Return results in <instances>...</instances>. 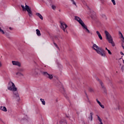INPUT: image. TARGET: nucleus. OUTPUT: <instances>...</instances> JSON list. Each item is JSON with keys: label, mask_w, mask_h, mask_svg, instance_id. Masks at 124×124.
I'll return each mask as SVG.
<instances>
[{"label": "nucleus", "mask_w": 124, "mask_h": 124, "mask_svg": "<svg viewBox=\"0 0 124 124\" xmlns=\"http://www.w3.org/2000/svg\"><path fill=\"white\" fill-rule=\"evenodd\" d=\"M120 65L121 66V65H122V64H120Z\"/></svg>", "instance_id": "obj_43"}, {"label": "nucleus", "mask_w": 124, "mask_h": 124, "mask_svg": "<svg viewBox=\"0 0 124 124\" xmlns=\"http://www.w3.org/2000/svg\"><path fill=\"white\" fill-rule=\"evenodd\" d=\"M111 1L113 4V5H116V1H115V0H111Z\"/></svg>", "instance_id": "obj_28"}, {"label": "nucleus", "mask_w": 124, "mask_h": 124, "mask_svg": "<svg viewBox=\"0 0 124 124\" xmlns=\"http://www.w3.org/2000/svg\"><path fill=\"white\" fill-rule=\"evenodd\" d=\"M12 62L13 65H16L19 67H21V63L18 61H12Z\"/></svg>", "instance_id": "obj_10"}, {"label": "nucleus", "mask_w": 124, "mask_h": 124, "mask_svg": "<svg viewBox=\"0 0 124 124\" xmlns=\"http://www.w3.org/2000/svg\"><path fill=\"white\" fill-rule=\"evenodd\" d=\"M100 107H101V108H102L103 109H104V108H105V107H104V105H102V104H100Z\"/></svg>", "instance_id": "obj_31"}, {"label": "nucleus", "mask_w": 124, "mask_h": 124, "mask_svg": "<svg viewBox=\"0 0 124 124\" xmlns=\"http://www.w3.org/2000/svg\"><path fill=\"white\" fill-rule=\"evenodd\" d=\"M19 71H20V72H23V71H24V69L20 68L19 69Z\"/></svg>", "instance_id": "obj_33"}, {"label": "nucleus", "mask_w": 124, "mask_h": 124, "mask_svg": "<svg viewBox=\"0 0 124 124\" xmlns=\"http://www.w3.org/2000/svg\"><path fill=\"white\" fill-rule=\"evenodd\" d=\"M122 47H123V49L124 50V45H122Z\"/></svg>", "instance_id": "obj_39"}, {"label": "nucleus", "mask_w": 124, "mask_h": 124, "mask_svg": "<svg viewBox=\"0 0 124 124\" xmlns=\"http://www.w3.org/2000/svg\"><path fill=\"white\" fill-rule=\"evenodd\" d=\"M92 48H93V50L96 51V53H98V55L104 57L106 56L105 50L101 47L98 46L97 45H96V44H93Z\"/></svg>", "instance_id": "obj_1"}, {"label": "nucleus", "mask_w": 124, "mask_h": 124, "mask_svg": "<svg viewBox=\"0 0 124 124\" xmlns=\"http://www.w3.org/2000/svg\"><path fill=\"white\" fill-rule=\"evenodd\" d=\"M16 75H19V76H24V75L20 72L16 73Z\"/></svg>", "instance_id": "obj_22"}, {"label": "nucleus", "mask_w": 124, "mask_h": 124, "mask_svg": "<svg viewBox=\"0 0 124 124\" xmlns=\"http://www.w3.org/2000/svg\"><path fill=\"white\" fill-rule=\"evenodd\" d=\"M41 73L42 75H43V76H45V77H46V78H48L50 80H52V79H53V76L52 75L49 74L47 73V72L41 71Z\"/></svg>", "instance_id": "obj_5"}, {"label": "nucleus", "mask_w": 124, "mask_h": 124, "mask_svg": "<svg viewBox=\"0 0 124 124\" xmlns=\"http://www.w3.org/2000/svg\"><path fill=\"white\" fill-rule=\"evenodd\" d=\"M124 65H123L122 66V67H121V70H122V71H124Z\"/></svg>", "instance_id": "obj_35"}, {"label": "nucleus", "mask_w": 124, "mask_h": 124, "mask_svg": "<svg viewBox=\"0 0 124 124\" xmlns=\"http://www.w3.org/2000/svg\"><path fill=\"white\" fill-rule=\"evenodd\" d=\"M75 19L76 20V21H78V23H79V24L81 25V26H84V22H83V20H82V19H81V18L76 16H75Z\"/></svg>", "instance_id": "obj_8"}, {"label": "nucleus", "mask_w": 124, "mask_h": 124, "mask_svg": "<svg viewBox=\"0 0 124 124\" xmlns=\"http://www.w3.org/2000/svg\"><path fill=\"white\" fill-rule=\"evenodd\" d=\"M96 33L100 40H102V36H101V34H100V33H99V31H96Z\"/></svg>", "instance_id": "obj_15"}, {"label": "nucleus", "mask_w": 124, "mask_h": 124, "mask_svg": "<svg viewBox=\"0 0 124 124\" xmlns=\"http://www.w3.org/2000/svg\"><path fill=\"white\" fill-rule=\"evenodd\" d=\"M9 29L11 30H12V29L11 28V27H10V28H9Z\"/></svg>", "instance_id": "obj_40"}, {"label": "nucleus", "mask_w": 124, "mask_h": 124, "mask_svg": "<svg viewBox=\"0 0 124 124\" xmlns=\"http://www.w3.org/2000/svg\"><path fill=\"white\" fill-rule=\"evenodd\" d=\"M119 35H121V38L123 39L122 41L123 42H124V35H123V33H122V32H121V31H119Z\"/></svg>", "instance_id": "obj_18"}, {"label": "nucleus", "mask_w": 124, "mask_h": 124, "mask_svg": "<svg viewBox=\"0 0 124 124\" xmlns=\"http://www.w3.org/2000/svg\"><path fill=\"white\" fill-rule=\"evenodd\" d=\"M61 28L63 31L64 32H67V31L65 30L66 28H67V25L66 24L64 23V22L61 23Z\"/></svg>", "instance_id": "obj_6"}, {"label": "nucleus", "mask_w": 124, "mask_h": 124, "mask_svg": "<svg viewBox=\"0 0 124 124\" xmlns=\"http://www.w3.org/2000/svg\"><path fill=\"white\" fill-rule=\"evenodd\" d=\"M107 51L109 55H112V52H111V51L109 49H107Z\"/></svg>", "instance_id": "obj_32"}, {"label": "nucleus", "mask_w": 124, "mask_h": 124, "mask_svg": "<svg viewBox=\"0 0 124 124\" xmlns=\"http://www.w3.org/2000/svg\"><path fill=\"white\" fill-rule=\"evenodd\" d=\"M13 99H16V100H19L20 99V97L19 96V94L16 91L14 92L13 93Z\"/></svg>", "instance_id": "obj_7"}, {"label": "nucleus", "mask_w": 124, "mask_h": 124, "mask_svg": "<svg viewBox=\"0 0 124 124\" xmlns=\"http://www.w3.org/2000/svg\"><path fill=\"white\" fill-rule=\"evenodd\" d=\"M106 50H108V48H107V47H106Z\"/></svg>", "instance_id": "obj_41"}, {"label": "nucleus", "mask_w": 124, "mask_h": 124, "mask_svg": "<svg viewBox=\"0 0 124 124\" xmlns=\"http://www.w3.org/2000/svg\"><path fill=\"white\" fill-rule=\"evenodd\" d=\"M105 33L106 34V39H107L108 42L110 43L113 47H115V46H116V44H115V43L113 41V38L112 37V36H111L110 33H109L107 31H105Z\"/></svg>", "instance_id": "obj_2"}, {"label": "nucleus", "mask_w": 124, "mask_h": 124, "mask_svg": "<svg viewBox=\"0 0 124 124\" xmlns=\"http://www.w3.org/2000/svg\"><path fill=\"white\" fill-rule=\"evenodd\" d=\"M21 7L22 8L23 11H26H26H27L29 17H30L31 18L32 17V16L33 15V14H32V12L31 11V7H30L29 5H27V4H26L25 7V6L21 5Z\"/></svg>", "instance_id": "obj_3"}, {"label": "nucleus", "mask_w": 124, "mask_h": 124, "mask_svg": "<svg viewBox=\"0 0 124 124\" xmlns=\"http://www.w3.org/2000/svg\"><path fill=\"white\" fill-rule=\"evenodd\" d=\"M71 1L72 2H73V4H74V5H76V2H75V1H74V0H71Z\"/></svg>", "instance_id": "obj_25"}, {"label": "nucleus", "mask_w": 124, "mask_h": 124, "mask_svg": "<svg viewBox=\"0 0 124 124\" xmlns=\"http://www.w3.org/2000/svg\"><path fill=\"white\" fill-rule=\"evenodd\" d=\"M36 16H38V17H39V18H40L41 20H43V16H42V15H41V14H40V13H36Z\"/></svg>", "instance_id": "obj_14"}, {"label": "nucleus", "mask_w": 124, "mask_h": 124, "mask_svg": "<svg viewBox=\"0 0 124 124\" xmlns=\"http://www.w3.org/2000/svg\"><path fill=\"white\" fill-rule=\"evenodd\" d=\"M7 89L8 91H11V92H17V88L14 83L12 81H10L9 82Z\"/></svg>", "instance_id": "obj_4"}, {"label": "nucleus", "mask_w": 124, "mask_h": 124, "mask_svg": "<svg viewBox=\"0 0 124 124\" xmlns=\"http://www.w3.org/2000/svg\"><path fill=\"white\" fill-rule=\"evenodd\" d=\"M0 109L1 110V111H3V112H7V109L5 107L1 106Z\"/></svg>", "instance_id": "obj_13"}, {"label": "nucleus", "mask_w": 124, "mask_h": 124, "mask_svg": "<svg viewBox=\"0 0 124 124\" xmlns=\"http://www.w3.org/2000/svg\"><path fill=\"white\" fill-rule=\"evenodd\" d=\"M0 121H1V119L0 118Z\"/></svg>", "instance_id": "obj_42"}, {"label": "nucleus", "mask_w": 124, "mask_h": 124, "mask_svg": "<svg viewBox=\"0 0 124 124\" xmlns=\"http://www.w3.org/2000/svg\"><path fill=\"white\" fill-rule=\"evenodd\" d=\"M65 124H67V123L66 122Z\"/></svg>", "instance_id": "obj_44"}, {"label": "nucleus", "mask_w": 124, "mask_h": 124, "mask_svg": "<svg viewBox=\"0 0 124 124\" xmlns=\"http://www.w3.org/2000/svg\"><path fill=\"white\" fill-rule=\"evenodd\" d=\"M5 35H6V36H7V37H9V33L6 32H4V34Z\"/></svg>", "instance_id": "obj_24"}, {"label": "nucleus", "mask_w": 124, "mask_h": 124, "mask_svg": "<svg viewBox=\"0 0 124 124\" xmlns=\"http://www.w3.org/2000/svg\"><path fill=\"white\" fill-rule=\"evenodd\" d=\"M51 8H52V9H53V10H55V9H56V6H55V5H52L51 6Z\"/></svg>", "instance_id": "obj_26"}, {"label": "nucleus", "mask_w": 124, "mask_h": 124, "mask_svg": "<svg viewBox=\"0 0 124 124\" xmlns=\"http://www.w3.org/2000/svg\"><path fill=\"white\" fill-rule=\"evenodd\" d=\"M66 117H67V118H68V116H67Z\"/></svg>", "instance_id": "obj_45"}, {"label": "nucleus", "mask_w": 124, "mask_h": 124, "mask_svg": "<svg viewBox=\"0 0 124 124\" xmlns=\"http://www.w3.org/2000/svg\"><path fill=\"white\" fill-rule=\"evenodd\" d=\"M40 100L41 101L43 105H45L46 103H45V101L44 100V99L41 98Z\"/></svg>", "instance_id": "obj_20"}, {"label": "nucleus", "mask_w": 124, "mask_h": 124, "mask_svg": "<svg viewBox=\"0 0 124 124\" xmlns=\"http://www.w3.org/2000/svg\"><path fill=\"white\" fill-rule=\"evenodd\" d=\"M97 80H98V81H99L101 87L102 88L104 93H107V90H106V88H105V87L104 86V84H103V83L102 82V81H101V80H100V79H99L98 78H97Z\"/></svg>", "instance_id": "obj_9"}, {"label": "nucleus", "mask_w": 124, "mask_h": 124, "mask_svg": "<svg viewBox=\"0 0 124 124\" xmlns=\"http://www.w3.org/2000/svg\"><path fill=\"white\" fill-rule=\"evenodd\" d=\"M100 0V1H102V2H103V1H104V0Z\"/></svg>", "instance_id": "obj_37"}, {"label": "nucleus", "mask_w": 124, "mask_h": 124, "mask_svg": "<svg viewBox=\"0 0 124 124\" xmlns=\"http://www.w3.org/2000/svg\"><path fill=\"white\" fill-rule=\"evenodd\" d=\"M36 34L38 36H41V33H40V31L38 29L36 30Z\"/></svg>", "instance_id": "obj_16"}, {"label": "nucleus", "mask_w": 124, "mask_h": 124, "mask_svg": "<svg viewBox=\"0 0 124 124\" xmlns=\"http://www.w3.org/2000/svg\"><path fill=\"white\" fill-rule=\"evenodd\" d=\"M96 101H97L98 104H99V105H101V103L100 101H99L98 99H96Z\"/></svg>", "instance_id": "obj_30"}, {"label": "nucleus", "mask_w": 124, "mask_h": 124, "mask_svg": "<svg viewBox=\"0 0 124 124\" xmlns=\"http://www.w3.org/2000/svg\"><path fill=\"white\" fill-rule=\"evenodd\" d=\"M120 54H121V55L124 56V54L123 52L121 51Z\"/></svg>", "instance_id": "obj_36"}, {"label": "nucleus", "mask_w": 124, "mask_h": 124, "mask_svg": "<svg viewBox=\"0 0 124 124\" xmlns=\"http://www.w3.org/2000/svg\"><path fill=\"white\" fill-rule=\"evenodd\" d=\"M54 44L55 47H56V48H59V46H58V45H57V44H56L55 43H54Z\"/></svg>", "instance_id": "obj_34"}, {"label": "nucleus", "mask_w": 124, "mask_h": 124, "mask_svg": "<svg viewBox=\"0 0 124 124\" xmlns=\"http://www.w3.org/2000/svg\"><path fill=\"white\" fill-rule=\"evenodd\" d=\"M93 113L91 112L90 113V116L88 117L89 120H90V121H93Z\"/></svg>", "instance_id": "obj_17"}, {"label": "nucleus", "mask_w": 124, "mask_h": 124, "mask_svg": "<svg viewBox=\"0 0 124 124\" xmlns=\"http://www.w3.org/2000/svg\"><path fill=\"white\" fill-rule=\"evenodd\" d=\"M85 94H86V96H87V97L88 98V95L87 94V93H86V92H85Z\"/></svg>", "instance_id": "obj_38"}, {"label": "nucleus", "mask_w": 124, "mask_h": 124, "mask_svg": "<svg viewBox=\"0 0 124 124\" xmlns=\"http://www.w3.org/2000/svg\"><path fill=\"white\" fill-rule=\"evenodd\" d=\"M89 91L92 93V92H93V88H90L89 89Z\"/></svg>", "instance_id": "obj_29"}, {"label": "nucleus", "mask_w": 124, "mask_h": 124, "mask_svg": "<svg viewBox=\"0 0 124 124\" xmlns=\"http://www.w3.org/2000/svg\"><path fill=\"white\" fill-rule=\"evenodd\" d=\"M36 72L35 71V69H33L31 72V74L32 75H34V74H36Z\"/></svg>", "instance_id": "obj_21"}, {"label": "nucleus", "mask_w": 124, "mask_h": 124, "mask_svg": "<svg viewBox=\"0 0 124 124\" xmlns=\"http://www.w3.org/2000/svg\"><path fill=\"white\" fill-rule=\"evenodd\" d=\"M96 116L98 118V121L100 122V124H103V123H102V120L100 119V117H99V116H98V115H97Z\"/></svg>", "instance_id": "obj_19"}, {"label": "nucleus", "mask_w": 124, "mask_h": 124, "mask_svg": "<svg viewBox=\"0 0 124 124\" xmlns=\"http://www.w3.org/2000/svg\"><path fill=\"white\" fill-rule=\"evenodd\" d=\"M102 17L106 19V20H107V17H106V16H105V15H102Z\"/></svg>", "instance_id": "obj_27"}, {"label": "nucleus", "mask_w": 124, "mask_h": 124, "mask_svg": "<svg viewBox=\"0 0 124 124\" xmlns=\"http://www.w3.org/2000/svg\"><path fill=\"white\" fill-rule=\"evenodd\" d=\"M0 32H1L2 34H4V31L1 29V28L0 27Z\"/></svg>", "instance_id": "obj_23"}, {"label": "nucleus", "mask_w": 124, "mask_h": 124, "mask_svg": "<svg viewBox=\"0 0 124 124\" xmlns=\"http://www.w3.org/2000/svg\"><path fill=\"white\" fill-rule=\"evenodd\" d=\"M90 14L92 15V17H95L96 13L93 10L90 9Z\"/></svg>", "instance_id": "obj_12"}, {"label": "nucleus", "mask_w": 124, "mask_h": 124, "mask_svg": "<svg viewBox=\"0 0 124 124\" xmlns=\"http://www.w3.org/2000/svg\"><path fill=\"white\" fill-rule=\"evenodd\" d=\"M83 29H85L86 32H87L88 33H91V34H93V33L91 32V31H90V30H89V29H88V27H87V26H86V25H85V23L83 24V26H81Z\"/></svg>", "instance_id": "obj_11"}]
</instances>
